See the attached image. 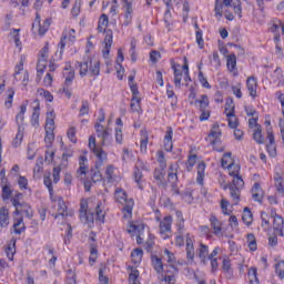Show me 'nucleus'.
<instances>
[{
  "label": "nucleus",
  "instance_id": "1",
  "mask_svg": "<svg viewBox=\"0 0 284 284\" xmlns=\"http://www.w3.org/2000/svg\"><path fill=\"white\" fill-rule=\"evenodd\" d=\"M237 2H233L232 0H215V17L217 21H221L223 19V16L227 21H234V14H237V17L241 19L243 17V7L241 6V1L236 0ZM230 8L233 9V12H230Z\"/></svg>",
  "mask_w": 284,
  "mask_h": 284
},
{
  "label": "nucleus",
  "instance_id": "2",
  "mask_svg": "<svg viewBox=\"0 0 284 284\" xmlns=\"http://www.w3.org/2000/svg\"><path fill=\"white\" fill-rule=\"evenodd\" d=\"M108 23V16L102 14L98 23V31L103 32L104 34V40L102 41V55L104 57V59H108L110 57V50H112V43L114 38L112 30H106Z\"/></svg>",
  "mask_w": 284,
  "mask_h": 284
},
{
  "label": "nucleus",
  "instance_id": "3",
  "mask_svg": "<svg viewBox=\"0 0 284 284\" xmlns=\"http://www.w3.org/2000/svg\"><path fill=\"white\" fill-rule=\"evenodd\" d=\"M80 215L84 216L87 219L88 223H94V221H98V223H103V221L105 219V211L103 210V204L101 202H98L94 211L91 212V215H89L88 214V202L82 201L81 209H80Z\"/></svg>",
  "mask_w": 284,
  "mask_h": 284
},
{
  "label": "nucleus",
  "instance_id": "4",
  "mask_svg": "<svg viewBox=\"0 0 284 284\" xmlns=\"http://www.w3.org/2000/svg\"><path fill=\"white\" fill-rule=\"evenodd\" d=\"M79 68V74L80 77H88V73L91 74V77H99L101 74V63L99 60H92L90 59L87 62H78Z\"/></svg>",
  "mask_w": 284,
  "mask_h": 284
},
{
  "label": "nucleus",
  "instance_id": "5",
  "mask_svg": "<svg viewBox=\"0 0 284 284\" xmlns=\"http://www.w3.org/2000/svg\"><path fill=\"white\" fill-rule=\"evenodd\" d=\"M173 71H174V84L175 88H181V81H192V79L190 78V65L187 64V62L184 63V65H178V67H173Z\"/></svg>",
  "mask_w": 284,
  "mask_h": 284
},
{
  "label": "nucleus",
  "instance_id": "6",
  "mask_svg": "<svg viewBox=\"0 0 284 284\" xmlns=\"http://www.w3.org/2000/svg\"><path fill=\"white\" fill-rule=\"evenodd\" d=\"M63 77H64V87L62 89V93L65 95L67 99H71L72 91L68 87L72 84V81H74V70L72 69V64L70 62L65 63V67L63 70Z\"/></svg>",
  "mask_w": 284,
  "mask_h": 284
},
{
  "label": "nucleus",
  "instance_id": "7",
  "mask_svg": "<svg viewBox=\"0 0 284 284\" xmlns=\"http://www.w3.org/2000/svg\"><path fill=\"white\" fill-rule=\"evenodd\" d=\"M244 185H245V182L243 181V178L240 174L233 178V185L229 186L231 192V197L233 199V203L235 205H239V201H241V190H243Z\"/></svg>",
  "mask_w": 284,
  "mask_h": 284
},
{
  "label": "nucleus",
  "instance_id": "8",
  "mask_svg": "<svg viewBox=\"0 0 284 284\" xmlns=\"http://www.w3.org/2000/svg\"><path fill=\"white\" fill-rule=\"evenodd\" d=\"M50 29V19H41V16L37 14L32 24V33L38 37H43Z\"/></svg>",
  "mask_w": 284,
  "mask_h": 284
},
{
  "label": "nucleus",
  "instance_id": "9",
  "mask_svg": "<svg viewBox=\"0 0 284 284\" xmlns=\"http://www.w3.org/2000/svg\"><path fill=\"white\" fill-rule=\"evenodd\" d=\"M48 59H50V47L47 43L43 49L40 51L38 67H37V75L41 79L43 72H45V67L48 65Z\"/></svg>",
  "mask_w": 284,
  "mask_h": 284
},
{
  "label": "nucleus",
  "instance_id": "10",
  "mask_svg": "<svg viewBox=\"0 0 284 284\" xmlns=\"http://www.w3.org/2000/svg\"><path fill=\"white\" fill-rule=\"evenodd\" d=\"M77 31L74 29H65L62 33V38L60 41V57L63 54V50L65 45L70 48V45H74V41H77Z\"/></svg>",
  "mask_w": 284,
  "mask_h": 284
},
{
  "label": "nucleus",
  "instance_id": "11",
  "mask_svg": "<svg viewBox=\"0 0 284 284\" xmlns=\"http://www.w3.org/2000/svg\"><path fill=\"white\" fill-rule=\"evenodd\" d=\"M98 139H101L102 145H112V130L110 128H103V125L95 123L94 125Z\"/></svg>",
  "mask_w": 284,
  "mask_h": 284
},
{
  "label": "nucleus",
  "instance_id": "12",
  "mask_svg": "<svg viewBox=\"0 0 284 284\" xmlns=\"http://www.w3.org/2000/svg\"><path fill=\"white\" fill-rule=\"evenodd\" d=\"M221 136H222L221 126L219 124H214L207 136V141L209 143H211L213 149L216 150V152H223V148H220V149L216 148V144L221 143Z\"/></svg>",
  "mask_w": 284,
  "mask_h": 284
},
{
  "label": "nucleus",
  "instance_id": "13",
  "mask_svg": "<svg viewBox=\"0 0 284 284\" xmlns=\"http://www.w3.org/2000/svg\"><path fill=\"white\" fill-rule=\"evenodd\" d=\"M23 61H26V57H21L20 63L16 65L14 79L22 83V85H28L30 74L23 69Z\"/></svg>",
  "mask_w": 284,
  "mask_h": 284
},
{
  "label": "nucleus",
  "instance_id": "14",
  "mask_svg": "<svg viewBox=\"0 0 284 284\" xmlns=\"http://www.w3.org/2000/svg\"><path fill=\"white\" fill-rule=\"evenodd\" d=\"M144 231L145 224L141 222H130L126 229V232L131 234V236H136L139 244H141V236H143Z\"/></svg>",
  "mask_w": 284,
  "mask_h": 284
},
{
  "label": "nucleus",
  "instance_id": "15",
  "mask_svg": "<svg viewBox=\"0 0 284 284\" xmlns=\"http://www.w3.org/2000/svg\"><path fill=\"white\" fill-rule=\"evenodd\" d=\"M52 203H57L58 213L54 215V219H59V216H70V212L68 211V205H65V201L63 197L53 195L50 197Z\"/></svg>",
  "mask_w": 284,
  "mask_h": 284
},
{
  "label": "nucleus",
  "instance_id": "16",
  "mask_svg": "<svg viewBox=\"0 0 284 284\" xmlns=\"http://www.w3.org/2000/svg\"><path fill=\"white\" fill-rule=\"evenodd\" d=\"M170 232H172V216L166 215L160 221V234L164 241L170 239Z\"/></svg>",
  "mask_w": 284,
  "mask_h": 284
},
{
  "label": "nucleus",
  "instance_id": "17",
  "mask_svg": "<svg viewBox=\"0 0 284 284\" xmlns=\"http://www.w3.org/2000/svg\"><path fill=\"white\" fill-rule=\"evenodd\" d=\"M89 149L99 159V161H105L108 159V153L100 148H97V138L91 135L89 138Z\"/></svg>",
  "mask_w": 284,
  "mask_h": 284
},
{
  "label": "nucleus",
  "instance_id": "18",
  "mask_svg": "<svg viewBox=\"0 0 284 284\" xmlns=\"http://www.w3.org/2000/svg\"><path fill=\"white\" fill-rule=\"evenodd\" d=\"M32 115H31V125L32 128H34L36 130L39 128L40 125V122H39V119L41 116V104L39 103V100H34L32 102Z\"/></svg>",
  "mask_w": 284,
  "mask_h": 284
},
{
  "label": "nucleus",
  "instance_id": "19",
  "mask_svg": "<svg viewBox=\"0 0 284 284\" xmlns=\"http://www.w3.org/2000/svg\"><path fill=\"white\" fill-rule=\"evenodd\" d=\"M164 258L169 263V267H171V274H174V272H179V265H183V262L176 261V256H174V253L170 252V250H164Z\"/></svg>",
  "mask_w": 284,
  "mask_h": 284
},
{
  "label": "nucleus",
  "instance_id": "20",
  "mask_svg": "<svg viewBox=\"0 0 284 284\" xmlns=\"http://www.w3.org/2000/svg\"><path fill=\"white\" fill-rule=\"evenodd\" d=\"M151 263L155 270V272H158V274H162V277L160 278H165V276H174V274H169V271H165L163 268V260H161V257L156 256V255H152L151 257Z\"/></svg>",
  "mask_w": 284,
  "mask_h": 284
},
{
  "label": "nucleus",
  "instance_id": "21",
  "mask_svg": "<svg viewBox=\"0 0 284 284\" xmlns=\"http://www.w3.org/2000/svg\"><path fill=\"white\" fill-rule=\"evenodd\" d=\"M104 180L108 183H116V182L121 181V176L119 175V169H116L112 165L106 166L105 172H104Z\"/></svg>",
  "mask_w": 284,
  "mask_h": 284
},
{
  "label": "nucleus",
  "instance_id": "22",
  "mask_svg": "<svg viewBox=\"0 0 284 284\" xmlns=\"http://www.w3.org/2000/svg\"><path fill=\"white\" fill-rule=\"evenodd\" d=\"M271 216L273 220V227L275 232H277L278 236H284L283 230H284V220L283 216L276 214V211H272Z\"/></svg>",
  "mask_w": 284,
  "mask_h": 284
},
{
  "label": "nucleus",
  "instance_id": "23",
  "mask_svg": "<svg viewBox=\"0 0 284 284\" xmlns=\"http://www.w3.org/2000/svg\"><path fill=\"white\" fill-rule=\"evenodd\" d=\"M283 27V22L281 20H273L270 23L268 30L274 34L275 43H281V28Z\"/></svg>",
  "mask_w": 284,
  "mask_h": 284
},
{
  "label": "nucleus",
  "instance_id": "24",
  "mask_svg": "<svg viewBox=\"0 0 284 284\" xmlns=\"http://www.w3.org/2000/svg\"><path fill=\"white\" fill-rule=\"evenodd\" d=\"M84 155H80L79 158V169H78V175L80 176V179H83V176H85V174H88V156L85 154H88V151H83Z\"/></svg>",
  "mask_w": 284,
  "mask_h": 284
},
{
  "label": "nucleus",
  "instance_id": "25",
  "mask_svg": "<svg viewBox=\"0 0 284 284\" xmlns=\"http://www.w3.org/2000/svg\"><path fill=\"white\" fill-rule=\"evenodd\" d=\"M246 88H247L250 97H252V99H256L257 90H258V82L256 81V78H254V77L247 78Z\"/></svg>",
  "mask_w": 284,
  "mask_h": 284
},
{
  "label": "nucleus",
  "instance_id": "26",
  "mask_svg": "<svg viewBox=\"0 0 284 284\" xmlns=\"http://www.w3.org/2000/svg\"><path fill=\"white\" fill-rule=\"evenodd\" d=\"M28 105L29 102L28 100L24 101L21 105H20V111L18 112V114L16 115V123L17 125H19L21 128V125H23V121H26V112H28Z\"/></svg>",
  "mask_w": 284,
  "mask_h": 284
},
{
  "label": "nucleus",
  "instance_id": "27",
  "mask_svg": "<svg viewBox=\"0 0 284 284\" xmlns=\"http://www.w3.org/2000/svg\"><path fill=\"white\" fill-rule=\"evenodd\" d=\"M226 68L229 72H232L233 77H239V71L236 70V54L232 53L226 57Z\"/></svg>",
  "mask_w": 284,
  "mask_h": 284
},
{
  "label": "nucleus",
  "instance_id": "28",
  "mask_svg": "<svg viewBox=\"0 0 284 284\" xmlns=\"http://www.w3.org/2000/svg\"><path fill=\"white\" fill-rule=\"evenodd\" d=\"M150 142V135L146 130L140 132V152L148 154V143Z\"/></svg>",
  "mask_w": 284,
  "mask_h": 284
},
{
  "label": "nucleus",
  "instance_id": "29",
  "mask_svg": "<svg viewBox=\"0 0 284 284\" xmlns=\"http://www.w3.org/2000/svg\"><path fill=\"white\" fill-rule=\"evenodd\" d=\"M115 143H123V120L121 118H118L115 120Z\"/></svg>",
  "mask_w": 284,
  "mask_h": 284
},
{
  "label": "nucleus",
  "instance_id": "30",
  "mask_svg": "<svg viewBox=\"0 0 284 284\" xmlns=\"http://www.w3.org/2000/svg\"><path fill=\"white\" fill-rule=\"evenodd\" d=\"M252 199L253 201H256L257 203H261L263 201L264 192L261 187V184L254 183L252 190H251Z\"/></svg>",
  "mask_w": 284,
  "mask_h": 284
},
{
  "label": "nucleus",
  "instance_id": "31",
  "mask_svg": "<svg viewBox=\"0 0 284 284\" xmlns=\"http://www.w3.org/2000/svg\"><path fill=\"white\" fill-rule=\"evenodd\" d=\"M13 232L16 234H21L26 231V224L23 223V217L21 215H13Z\"/></svg>",
  "mask_w": 284,
  "mask_h": 284
},
{
  "label": "nucleus",
  "instance_id": "32",
  "mask_svg": "<svg viewBox=\"0 0 284 284\" xmlns=\"http://www.w3.org/2000/svg\"><path fill=\"white\" fill-rule=\"evenodd\" d=\"M210 221H211V227L215 236H221L223 232V223L219 221V219H216L215 215H211Z\"/></svg>",
  "mask_w": 284,
  "mask_h": 284
},
{
  "label": "nucleus",
  "instance_id": "33",
  "mask_svg": "<svg viewBox=\"0 0 284 284\" xmlns=\"http://www.w3.org/2000/svg\"><path fill=\"white\" fill-rule=\"evenodd\" d=\"M10 225V211L8 207H0V227H8Z\"/></svg>",
  "mask_w": 284,
  "mask_h": 284
},
{
  "label": "nucleus",
  "instance_id": "34",
  "mask_svg": "<svg viewBox=\"0 0 284 284\" xmlns=\"http://www.w3.org/2000/svg\"><path fill=\"white\" fill-rule=\"evenodd\" d=\"M173 136H174V131L172 130V128L169 126L164 135V149L166 150V152H172V148H174L172 143Z\"/></svg>",
  "mask_w": 284,
  "mask_h": 284
},
{
  "label": "nucleus",
  "instance_id": "35",
  "mask_svg": "<svg viewBox=\"0 0 284 284\" xmlns=\"http://www.w3.org/2000/svg\"><path fill=\"white\" fill-rule=\"evenodd\" d=\"M221 248L219 246H216L211 254H209V258L207 261L211 262V270L212 272H216V270H219V258L216 256H219V251Z\"/></svg>",
  "mask_w": 284,
  "mask_h": 284
},
{
  "label": "nucleus",
  "instance_id": "36",
  "mask_svg": "<svg viewBox=\"0 0 284 284\" xmlns=\"http://www.w3.org/2000/svg\"><path fill=\"white\" fill-rule=\"evenodd\" d=\"M123 10V22L122 26L128 28V26L132 24V17L134 14V8H122Z\"/></svg>",
  "mask_w": 284,
  "mask_h": 284
},
{
  "label": "nucleus",
  "instance_id": "37",
  "mask_svg": "<svg viewBox=\"0 0 284 284\" xmlns=\"http://www.w3.org/2000/svg\"><path fill=\"white\" fill-rule=\"evenodd\" d=\"M6 254L9 261H14L17 254V240L12 239L6 248Z\"/></svg>",
  "mask_w": 284,
  "mask_h": 284
},
{
  "label": "nucleus",
  "instance_id": "38",
  "mask_svg": "<svg viewBox=\"0 0 284 284\" xmlns=\"http://www.w3.org/2000/svg\"><path fill=\"white\" fill-rule=\"evenodd\" d=\"M100 168L101 164H95V166L90 171L91 181H93V183H99V181H103L104 179L101 174Z\"/></svg>",
  "mask_w": 284,
  "mask_h": 284
},
{
  "label": "nucleus",
  "instance_id": "39",
  "mask_svg": "<svg viewBox=\"0 0 284 284\" xmlns=\"http://www.w3.org/2000/svg\"><path fill=\"white\" fill-rule=\"evenodd\" d=\"M131 261L135 265V267H139V265H141V261H143V250H133L131 253Z\"/></svg>",
  "mask_w": 284,
  "mask_h": 284
},
{
  "label": "nucleus",
  "instance_id": "40",
  "mask_svg": "<svg viewBox=\"0 0 284 284\" xmlns=\"http://www.w3.org/2000/svg\"><path fill=\"white\" fill-rule=\"evenodd\" d=\"M54 119H57V114L53 111H48L44 130H54Z\"/></svg>",
  "mask_w": 284,
  "mask_h": 284
},
{
  "label": "nucleus",
  "instance_id": "41",
  "mask_svg": "<svg viewBox=\"0 0 284 284\" xmlns=\"http://www.w3.org/2000/svg\"><path fill=\"white\" fill-rule=\"evenodd\" d=\"M222 168L227 170L231 165H234V158H232V153H224L221 159Z\"/></svg>",
  "mask_w": 284,
  "mask_h": 284
},
{
  "label": "nucleus",
  "instance_id": "42",
  "mask_svg": "<svg viewBox=\"0 0 284 284\" xmlns=\"http://www.w3.org/2000/svg\"><path fill=\"white\" fill-rule=\"evenodd\" d=\"M242 221L244 224L250 227L252 223H254V215L252 214V211H250L247 207L244 209L242 214Z\"/></svg>",
  "mask_w": 284,
  "mask_h": 284
},
{
  "label": "nucleus",
  "instance_id": "43",
  "mask_svg": "<svg viewBox=\"0 0 284 284\" xmlns=\"http://www.w3.org/2000/svg\"><path fill=\"white\" fill-rule=\"evenodd\" d=\"M194 105L199 108L200 110H206V108L210 106V98L207 95L203 94L201 95L200 100H196L194 102Z\"/></svg>",
  "mask_w": 284,
  "mask_h": 284
},
{
  "label": "nucleus",
  "instance_id": "44",
  "mask_svg": "<svg viewBox=\"0 0 284 284\" xmlns=\"http://www.w3.org/2000/svg\"><path fill=\"white\" fill-rule=\"evenodd\" d=\"M132 210H134V200H129L122 210L124 219H132Z\"/></svg>",
  "mask_w": 284,
  "mask_h": 284
},
{
  "label": "nucleus",
  "instance_id": "45",
  "mask_svg": "<svg viewBox=\"0 0 284 284\" xmlns=\"http://www.w3.org/2000/svg\"><path fill=\"white\" fill-rule=\"evenodd\" d=\"M115 199L118 203H121V205H128V201L131 200V199H128V194L123 190L115 191Z\"/></svg>",
  "mask_w": 284,
  "mask_h": 284
},
{
  "label": "nucleus",
  "instance_id": "46",
  "mask_svg": "<svg viewBox=\"0 0 284 284\" xmlns=\"http://www.w3.org/2000/svg\"><path fill=\"white\" fill-rule=\"evenodd\" d=\"M204 179H205V163L200 162L197 164V178H196L199 185H203Z\"/></svg>",
  "mask_w": 284,
  "mask_h": 284
},
{
  "label": "nucleus",
  "instance_id": "47",
  "mask_svg": "<svg viewBox=\"0 0 284 284\" xmlns=\"http://www.w3.org/2000/svg\"><path fill=\"white\" fill-rule=\"evenodd\" d=\"M226 121H227L229 128L231 130H236V128H239V125H240L239 118L236 116L235 113L226 115Z\"/></svg>",
  "mask_w": 284,
  "mask_h": 284
},
{
  "label": "nucleus",
  "instance_id": "48",
  "mask_svg": "<svg viewBox=\"0 0 284 284\" xmlns=\"http://www.w3.org/2000/svg\"><path fill=\"white\" fill-rule=\"evenodd\" d=\"M196 32H195V41L200 48V50H203L205 47V40H203V31L199 29V24H195Z\"/></svg>",
  "mask_w": 284,
  "mask_h": 284
},
{
  "label": "nucleus",
  "instance_id": "49",
  "mask_svg": "<svg viewBox=\"0 0 284 284\" xmlns=\"http://www.w3.org/2000/svg\"><path fill=\"white\" fill-rule=\"evenodd\" d=\"M133 179H134L138 187H140V190H143V187H145V181H143V173H141L140 170L134 171Z\"/></svg>",
  "mask_w": 284,
  "mask_h": 284
},
{
  "label": "nucleus",
  "instance_id": "50",
  "mask_svg": "<svg viewBox=\"0 0 284 284\" xmlns=\"http://www.w3.org/2000/svg\"><path fill=\"white\" fill-rule=\"evenodd\" d=\"M236 112V106L234 105V100L229 99L226 100L225 106H224V114L225 116L230 114H235Z\"/></svg>",
  "mask_w": 284,
  "mask_h": 284
},
{
  "label": "nucleus",
  "instance_id": "51",
  "mask_svg": "<svg viewBox=\"0 0 284 284\" xmlns=\"http://www.w3.org/2000/svg\"><path fill=\"white\" fill-rule=\"evenodd\" d=\"M253 139L258 143V145H263L265 143V139L263 138V129L261 126L254 129Z\"/></svg>",
  "mask_w": 284,
  "mask_h": 284
},
{
  "label": "nucleus",
  "instance_id": "52",
  "mask_svg": "<svg viewBox=\"0 0 284 284\" xmlns=\"http://www.w3.org/2000/svg\"><path fill=\"white\" fill-rule=\"evenodd\" d=\"M209 256H210V248L207 247V245L201 244L200 245V251H199V257L204 263H207Z\"/></svg>",
  "mask_w": 284,
  "mask_h": 284
},
{
  "label": "nucleus",
  "instance_id": "53",
  "mask_svg": "<svg viewBox=\"0 0 284 284\" xmlns=\"http://www.w3.org/2000/svg\"><path fill=\"white\" fill-rule=\"evenodd\" d=\"M131 110L132 112H138L141 113V98H139V95H135L131 99Z\"/></svg>",
  "mask_w": 284,
  "mask_h": 284
},
{
  "label": "nucleus",
  "instance_id": "54",
  "mask_svg": "<svg viewBox=\"0 0 284 284\" xmlns=\"http://www.w3.org/2000/svg\"><path fill=\"white\" fill-rule=\"evenodd\" d=\"M21 214H26L28 219H32V207L29 206V204L22 203L19 207V216H21Z\"/></svg>",
  "mask_w": 284,
  "mask_h": 284
},
{
  "label": "nucleus",
  "instance_id": "55",
  "mask_svg": "<svg viewBox=\"0 0 284 284\" xmlns=\"http://www.w3.org/2000/svg\"><path fill=\"white\" fill-rule=\"evenodd\" d=\"M186 257L192 261L194 258V244L192 239L186 237Z\"/></svg>",
  "mask_w": 284,
  "mask_h": 284
},
{
  "label": "nucleus",
  "instance_id": "56",
  "mask_svg": "<svg viewBox=\"0 0 284 284\" xmlns=\"http://www.w3.org/2000/svg\"><path fill=\"white\" fill-rule=\"evenodd\" d=\"M23 143V129L19 126L18 133L16 134V138L13 139V148H21V144Z\"/></svg>",
  "mask_w": 284,
  "mask_h": 284
},
{
  "label": "nucleus",
  "instance_id": "57",
  "mask_svg": "<svg viewBox=\"0 0 284 284\" xmlns=\"http://www.w3.org/2000/svg\"><path fill=\"white\" fill-rule=\"evenodd\" d=\"M139 270L132 268L129 274V284H141V282L139 281Z\"/></svg>",
  "mask_w": 284,
  "mask_h": 284
},
{
  "label": "nucleus",
  "instance_id": "58",
  "mask_svg": "<svg viewBox=\"0 0 284 284\" xmlns=\"http://www.w3.org/2000/svg\"><path fill=\"white\" fill-rule=\"evenodd\" d=\"M178 165L176 164H171L170 169H169V181H171V183H176L179 176L176 175V170H178Z\"/></svg>",
  "mask_w": 284,
  "mask_h": 284
},
{
  "label": "nucleus",
  "instance_id": "59",
  "mask_svg": "<svg viewBox=\"0 0 284 284\" xmlns=\"http://www.w3.org/2000/svg\"><path fill=\"white\" fill-rule=\"evenodd\" d=\"M248 281L250 284H258V273L255 267L248 270Z\"/></svg>",
  "mask_w": 284,
  "mask_h": 284
},
{
  "label": "nucleus",
  "instance_id": "60",
  "mask_svg": "<svg viewBox=\"0 0 284 284\" xmlns=\"http://www.w3.org/2000/svg\"><path fill=\"white\" fill-rule=\"evenodd\" d=\"M275 273L278 276V278H281V281H283V278H284V261L283 260H280L278 262H276Z\"/></svg>",
  "mask_w": 284,
  "mask_h": 284
},
{
  "label": "nucleus",
  "instance_id": "61",
  "mask_svg": "<svg viewBox=\"0 0 284 284\" xmlns=\"http://www.w3.org/2000/svg\"><path fill=\"white\" fill-rule=\"evenodd\" d=\"M37 156V144L36 143H30L27 149V159L29 161H32Z\"/></svg>",
  "mask_w": 284,
  "mask_h": 284
},
{
  "label": "nucleus",
  "instance_id": "62",
  "mask_svg": "<svg viewBox=\"0 0 284 284\" xmlns=\"http://www.w3.org/2000/svg\"><path fill=\"white\" fill-rule=\"evenodd\" d=\"M2 187V201L10 200V196H12V190L10 189V185L8 183L1 184Z\"/></svg>",
  "mask_w": 284,
  "mask_h": 284
},
{
  "label": "nucleus",
  "instance_id": "63",
  "mask_svg": "<svg viewBox=\"0 0 284 284\" xmlns=\"http://www.w3.org/2000/svg\"><path fill=\"white\" fill-rule=\"evenodd\" d=\"M229 175L234 179V176H239L241 174V165L234 163L233 165L229 166L227 169Z\"/></svg>",
  "mask_w": 284,
  "mask_h": 284
},
{
  "label": "nucleus",
  "instance_id": "64",
  "mask_svg": "<svg viewBox=\"0 0 284 284\" xmlns=\"http://www.w3.org/2000/svg\"><path fill=\"white\" fill-rule=\"evenodd\" d=\"M273 79L277 85H283L284 78H283V71L281 69H276L273 73Z\"/></svg>",
  "mask_w": 284,
  "mask_h": 284
}]
</instances>
